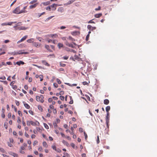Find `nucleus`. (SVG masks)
I'll return each instance as SVG.
<instances>
[{"label": "nucleus", "instance_id": "nucleus-1", "mask_svg": "<svg viewBox=\"0 0 157 157\" xmlns=\"http://www.w3.org/2000/svg\"><path fill=\"white\" fill-rule=\"evenodd\" d=\"M20 6H18L15 8L13 11V13L16 14H20L22 13H25V11L24 10H20Z\"/></svg>", "mask_w": 157, "mask_h": 157}, {"label": "nucleus", "instance_id": "nucleus-2", "mask_svg": "<svg viewBox=\"0 0 157 157\" xmlns=\"http://www.w3.org/2000/svg\"><path fill=\"white\" fill-rule=\"evenodd\" d=\"M87 28L88 29H89L90 31H93L96 28L95 27H92L90 25H87Z\"/></svg>", "mask_w": 157, "mask_h": 157}, {"label": "nucleus", "instance_id": "nucleus-3", "mask_svg": "<svg viewBox=\"0 0 157 157\" xmlns=\"http://www.w3.org/2000/svg\"><path fill=\"white\" fill-rule=\"evenodd\" d=\"M24 50H20L17 51V54H18L20 55V54H27L29 53V52H23Z\"/></svg>", "mask_w": 157, "mask_h": 157}, {"label": "nucleus", "instance_id": "nucleus-4", "mask_svg": "<svg viewBox=\"0 0 157 157\" xmlns=\"http://www.w3.org/2000/svg\"><path fill=\"white\" fill-rule=\"evenodd\" d=\"M65 43L67 46L69 47H71L73 48H75V47L72 44H70L67 41L65 42Z\"/></svg>", "mask_w": 157, "mask_h": 157}, {"label": "nucleus", "instance_id": "nucleus-5", "mask_svg": "<svg viewBox=\"0 0 157 157\" xmlns=\"http://www.w3.org/2000/svg\"><path fill=\"white\" fill-rule=\"evenodd\" d=\"M109 115H107V116L106 117L105 120H106V123L108 127V123L109 122Z\"/></svg>", "mask_w": 157, "mask_h": 157}, {"label": "nucleus", "instance_id": "nucleus-6", "mask_svg": "<svg viewBox=\"0 0 157 157\" xmlns=\"http://www.w3.org/2000/svg\"><path fill=\"white\" fill-rule=\"evenodd\" d=\"M58 6V5L54 3L51 6V7L52 8V10H55L56 9V7Z\"/></svg>", "mask_w": 157, "mask_h": 157}, {"label": "nucleus", "instance_id": "nucleus-7", "mask_svg": "<svg viewBox=\"0 0 157 157\" xmlns=\"http://www.w3.org/2000/svg\"><path fill=\"white\" fill-rule=\"evenodd\" d=\"M33 44L34 46L36 48H39L40 47L41 45L40 44H39L36 42L33 43Z\"/></svg>", "mask_w": 157, "mask_h": 157}, {"label": "nucleus", "instance_id": "nucleus-8", "mask_svg": "<svg viewBox=\"0 0 157 157\" xmlns=\"http://www.w3.org/2000/svg\"><path fill=\"white\" fill-rule=\"evenodd\" d=\"M110 107L109 106H107L105 108V110L107 112V115H109V111L110 110Z\"/></svg>", "mask_w": 157, "mask_h": 157}, {"label": "nucleus", "instance_id": "nucleus-9", "mask_svg": "<svg viewBox=\"0 0 157 157\" xmlns=\"http://www.w3.org/2000/svg\"><path fill=\"white\" fill-rule=\"evenodd\" d=\"M16 63L19 66H20L21 64H25V63L24 62L22 61H19L17 62Z\"/></svg>", "mask_w": 157, "mask_h": 157}, {"label": "nucleus", "instance_id": "nucleus-10", "mask_svg": "<svg viewBox=\"0 0 157 157\" xmlns=\"http://www.w3.org/2000/svg\"><path fill=\"white\" fill-rule=\"evenodd\" d=\"M23 103L24 104V106L26 108H27V109H29L30 106L27 103H26L25 101H23Z\"/></svg>", "mask_w": 157, "mask_h": 157}, {"label": "nucleus", "instance_id": "nucleus-11", "mask_svg": "<svg viewBox=\"0 0 157 157\" xmlns=\"http://www.w3.org/2000/svg\"><path fill=\"white\" fill-rule=\"evenodd\" d=\"M50 37H51L53 38H57L58 37V36L57 34H55L50 35Z\"/></svg>", "mask_w": 157, "mask_h": 157}, {"label": "nucleus", "instance_id": "nucleus-12", "mask_svg": "<svg viewBox=\"0 0 157 157\" xmlns=\"http://www.w3.org/2000/svg\"><path fill=\"white\" fill-rule=\"evenodd\" d=\"M45 47L49 51L51 52H52V51L50 49V47L49 45H45Z\"/></svg>", "mask_w": 157, "mask_h": 157}, {"label": "nucleus", "instance_id": "nucleus-13", "mask_svg": "<svg viewBox=\"0 0 157 157\" xmlns=\"http://www.w3.org/2000/svg\"><path fill=\"white\" fill-rule=\"evenodd\" d=\"M102 15L101 13H99L98 14H96L94 16L95 17L98 18L101 17Z\"/></svg>", "mask_w": 157, "mask_h": 157}, {"label": "nucleus", "instance_id": "nucleus-14", "mask_svg": "<svg viewBox=\"0 0 157 157\" xmlns=\"http://www.w3.org/2000/svg\"><path fill=\"white\" fill-rule=\"evenodd\" d=\"M58 11L61 13H62L63 10V7H59L57 10Z\"/></svg>", "mask_w": 157, "mask_h": 157}, {"label": "nucleus", "instance_id": "nucleus-15", "mask_svg": "<svg viewBox=\"0 0 157 157\" xmlns=\"http://www.w3.org/2000/svg\"><path fill=\"white\" fill-rule=\"evenodd\" d=\"M79 58L78 56L76 55H75L73 57H72V59L75 61V60H78Z\"/></svg>", "mask_w": 157, "mask_h": 157}, {"label": "nucleus", "instance_id": "nucleus-16", "mask_svg": "<svg viewBox=\"0 0 157 157\" xmlns=\"http://www.w3.org/2000/svg\"><path fill=\"white\" fill-rule=\"evenodd\" d=\"M58 46L59 49L63 47V44L61 43H59L58 44Z\"/></svg>", "mask_w": 157, "mask_h": 157}, {"label": "nucleus", "instance_id": "nucleus-17", "mask_svg": "<svg viewBox=\"0 0 157 157\" xmlns=\"http://www.w3.org/2000/svg\"><path fill=\"white\" fill-rule=\"evenodd\" d=\"M109 102V100L107 99H106L104 100V103L105 104L108 105Z\"/></svg>", "mask_w": 157, "mask_h": 157}, {"label": "nucleus", "instance_id": "nucleus-18", "mask_svg": "<svg viewBox=\"0 0 157 157\" xmlns=\"http://www.w3.org/2000/svg\"><path fill=\"white\" fill-rule=\"evenodd\" d=\"M62 143L64 145H66L67 146H68L69 145L68 143L64 140H63Z\"/></svg>", "mask_w": 157, "mask_h": 157}, {"label": "nucleus", "instance_id": "nucleus-19", "mask_svg": "<svg viewBox=\"0 0 157 157\" xmlns=\"http://www.w3.org/2000/svg\"><path fill=\"white\" fill-rule=\"evenodd\" d=\"M50 2L49 1H47V2H43L42 3L44 6H47L50 4Z\"/></svg>", "mask_w": 157, "mask_h": 157}, {"label": "nucleus", "instance_id": "nucleus-20", "mask_svg": "<svg viewBox=\"0 0 157 157\" xmlns=\"http://www.w3.org/2000/svg\"><path fill=\"white\" fill-rule=\"evenodd\" d=\"M33 41L34 39L33 38H31L28 40L27 41L28 43H31L33 42Z\"/></svg>", "mask_w": 157, "mask_h": 157}, {"label": "nucleus", "instance_id": "nucleus-21", "mask_svg": "<svg viewBox=\"0 0 157 157\" xmlns=\"http://www.w3.org/2000/svg\"><path fill=\"white\" fill-rule=\"evenodd\" d=\"M36 4H34L33 5H32L30 6L29 8L30 9H31L35 7L36 6Z\"/></svg>", "mask_w": 157, "mask_h": 157}, {"label": "nucleus", "instance_id": "nucleus-22", "mask_svg": "<svg viewBox=\"0 0 157 157\" xmlns=\"http://www.w3.org/2000/svg\"><path fill=\"white\" fill-rule=\"evenodd\" d=\"M67 38L72 41H75V40L71 36H69L68 38Z\"/></svg>", "mask_w": 157, "mask_h": 157}, {"label": "nucleus", "instance_id": "nucleus-23", "mask_svg": "<svg viewBox=\"0 0 157 157\" xmlns=\"http://www.w3.org/2000/svg\"><path fill=\"white\" fill-rule=\"evenodd\" d=\"M42 63L43 64H44V65H45L46 66H49V64L48 63L46 62V61L45 60H43L42 61Z\"/></svg>", "mask_w": 157, "mask_h": 157}, {"label": "nucleus", "instance_id": "nucleus-24", "mask_svg": "<svg viewBox=\"0 0 157 157\" xmlns=\"http://www.w3.org/2000/svg\"><path fill=\"white\" fill-rule=\"evenodd\" d=\"M28 36L27 35L25 36L24 37H23L21 39L22 41H23L25 40L27 37Z\"/></svg>", "mask_w": 157, "mask_h": 157}, {"label": "nucleus", "instance_id": "nucleus-25", "mask_svg": "<svg viewBox=\"0 0 157 157\" xmlns=\"http://www.w3.org/2000/svg\"><path fill=\"white\" fill-rule=\"evenodd\" d=\"M43 146L45 147H48L47 144L46 142L45 141H44L43 142Z\"/></svg>", "mask_w": 157, "mask_h": 157}, {"label": "nucleus", "instance_id": "nucleus-26", "mask_svg": "<svg viewBox=\"0 0 157 157\" xmlns=\"http://www.w3.org/2000/svg\"><path fill=\"white\" fill-rule=\"evenodd\" d=\"M8 124L7 122H5L4 124V126L6 129L8 128Z\"/></svg>", "mask_w": 157, "mask_h": 157}, {"label": "nucleus", "instance_id": "nucleus-27", "mask_svg": "<svg viewBox=\"0 0 157 157\" xmlns=\"http://www.w3.org/2000/svg\"><path fill=\"white\" fill-rule=\"evenodd\" d=\"M74 1H72V0L69 1H68V2L66 4V5H68L70 4H71Z\"/></svg>", "mask_w": 157, "mask_h": 157}, {"label": "nucleus", "instance_id": "nucleus-28", "mask_svg": "<svg viewBox=\"0 0 157 157\" xmlns=\"http://www.w3.org/2000/svg\"><path fill=\"white\" fill-rule=\"evenodd\" d=\"M77 32V31H75L74 32H71V34L72 35L74 36H75L76 35V33Z\"/></svg>", "mask_w": 157, "mask_h": 157}, {"label": "nucleus", "instance_id": "nucleus-29", "mask_svg": "<svg viewBox=\"0 0 157 157\" xmlns=\"http://www.w3.org/2000/svg\"><path fill=\"white\" fill-rule=\"evenodd\" d=\"M36 99L37 101H39L40 100V97L39 96H36Z\"/></svg>", "mask_w": 157, "mask_h": 157}, {"label": "nucleus", "instance_id": "nucleus-30", "mask_svg": "<svg viewBox=\"0 0 157 157\" xmlns=\"http://www.w3.org/2000/svg\"><path fill=\"white\" fill-rule=\"evenodd\" d=\"M71 145L73 148H75V147L77 148V147H75V145L73 143H71Z\"/></svg>", "mask_w": 157, "mask_h": 157}, {"label": "nucleus", "instance_id": "nucleus-31", "mask_svg": "<svg viewBox=\"0 0 157 157\" xmlns=\"http://www.w3.org/2000/svg\"><path fill=\"white\" fill-rule=\"evenodd\" d=\"M38 109H39V110H40L41 111H42L43 110L42 107L40 105H39L38 106Z\"/></svg>", "mask_w": 157, "mask_h": 157}, {"label": "nucleus", "instance_id": "nucleus-32", "mask_svg": "<svg viewBox=\"0 0 157 157\" xmlns=\"http://www.w3.org/2000/svg\"><path fill=\"white\" fill-rule=\"evenodd\" d=\"M45 13V12H43L41 13H38V17H40L42 15L44 14Z\"/></svg>", "mask_w": 157, "mask_h": 157}, {"label": "nucleus", "instance_id": "nucleus-33", "mask_svg": "<svg viewBox=\"0 0 157 157\" xmlns=\"http://www.w3.org/2000/svg\"><path fill=\"white\" fill-rule=\"evenodd\" d=\"M59 64H60V65L61 66V67H64L65 66H66V64H64V63H62L61 62H60L59 63Z\"/></svg>", "mask_w": 157, "mask_h": 157}, {"label": "nucleus", "instance_id": "nucleus-34", "mask_svg": "<svg viewBox=\"0 0 157 157\" xmlns=\"http://www.w3.org/2000/svg\"><path fill=\"white\" fill-rule=\"evenodd\" d=\"M39 77L40 78V81H42L43 80V76L42 75H40L39 76Z\"/></svg>", "mask_w": 157, "mask_h": 157}, {"label": "nucleus", "instance_id": "nucleus-35", "mask_svg": "<svg viewBox=\"0 0 157 157\" xmlns=\"http://www.w3.org/2000/svg\"><path fill=\"white\" fill-rule=\"evenodd\" d=\"M44 127L46 128V129H48V128H49L48 126V125L44 123Z\"/></svg>", "mask_w": 157, "mask_h": 157}, {"label": "nucleus", "instance_id": "nucleus-36", "mask_svg": "<svg viewBox=\"0 0 157 157\" xmlns=\"http://www.w3.org/2000/svg\"><path fill=\"white\" fill-rule=\"evenodd\" d=\"M54 17V16H51L50 17H48L47 19H46L45 20V21H48L50 19H51L52 18Z\"/></svg>", "mask_w": 157, "mask_h": 157}, {"label": "nucleus", "instance_id": "nucleus-37", "mask_svg": "<svg viewBox=\"0 0 157 157\" xmlns=\"http://www.w3.org/2000/svg\"><path fill=\"white\" fill-rule=\"evenodd\" d=\"M70 99L71 100V101L69 102V103L70 104H73V100H71V99H72V97H71V96H70Z\"/></svg>", "mask_w": 157, "mask_h": 157}, {"label": "nucleus", "instance_id": "nucleus-38", "mask_svg": "<svg viewBox=\"0 0 157 157\" xmlns=\"http://www.w3.org/2000/svg\"><path fill=\"white\" fill-rule=\"evenodd\" d=\"M51 6H47L46 8V10H49V11H50L51 10Z\"/></svg>", "mask_w": 157, "mask_h": 157}, {"label": "nucleus", "instance_id": "nucleus-39", "mask_svg": "<svg viewBox=\"0 0 157 157\" xmlns=\"http://www.w3.org/2000/svg\"><path fill=\"white\" fill-rule=\"evenodd\" d=\"M57 82L58 83V84H60L61 83V82L59 78L56 79Z\"/></svg>", "mask_w": 157, "mask_h": 157}, {"label": "nucleus", "instance_id": "nucleus-40", "mask_svg": "<svg viewBox=\"0 0 157 157\" xmlns=\"http://www.w3.org/2000/svg\"><path fill=\"white\" fill-rule=\"evenodd\" d=\"M18 115L20 116H22V115L21 112L19 110L18 111Z\"/></svg>", "mask_w": 157, "mask_h": 157}, {"label": "nucleus", "instance_id": "nucleus-41", "mask_svg": "<svg viewBox=\"0 0 157 157\" xmlns=\"http://www.w3.org/2000/svg\"><path fill=\"white\" fill-rule=\"evenodd\" d=\"M27 29V28H25L24 27H21L20 29L21 30H25Z\"/></svg>", "mask_w": 157, "mask_h": 157}, {"label": "nucleus", "instance_id": "nucleus-42", "mask_svg": "<svg viewBox=\"0 0 157 157\" xmlns=\"http://www.w3.org/2000/svg\"><path fill=\"white\" fill-rule=\"evenodd\" d=\"M84 135L85 136V139L86 140L87 139V134H86V133L85 132H84Z\"/></svg>", "mask_w": 157, "mask_h": 157}, {"label": "nucleus", "instance_id": "nucleus-43", "mask_svg": "<svg viewBox=\"0 0 157 157\" xmlns=\"http://www.w3.org/2000/svg\"><path fill=\"white\" fill-rule=\"evenodd\" d=\"M0 151L3 153L5 151L4 149L2 148H0Z\"/></svg>", "mask_w": 157, "mask_h": 157}, {"label": "nucleus", "instance_id": "nucleus-44", "mask_svg": "<svg viewBox=\"0 0 157 157\" xmlns=\"http://www.w3.org/2000/svg\"><path fill=\"white\" fill-rule=\"evenodd\" d=\"M17 122L19 123H20L21 122V119H20V118L19 117H18Z\"/></svg>", "mask_w": 157, "mask_h": 157}, {"label": "nucleus", "instance_id": "nucleus-45", "mask_svg": "<svg viewBox=\"0 0 157 157\" xmlns=\"http://www.w3.org/2000/svg\"><path fill=\"white\" fill-rule=\"evenodd\" d=\"M52 148H53V149L55 150L56 151H57V149H56V147L55 146V145H53L52 146Z\"/></svg>", "mask_w": 157, "mask_h": 157}, {"label": "nucleus", "instance_id": "nucleus-46", "mask_svg": "<svg viewBox=\"0 0 157 157\" xmlns=\"http://www.w3.org/2000/svg\"><path fill=\"white\" fill-rule=\"evenodd\" d=\"M21 22H18L16 25L15 26H14V28H16L17 26H18V25H20L21 24Z\"/></svg>", "mask_w": 157, "mask_h": 157}, {"label": "nucleus", "instance_id": "nucleus-47", "mask_svg": "<svg viewBox=\"0 0 157 157\" xmlns=\"http://www.w3.org/2000/svg\"><path fill=\"white\" fill-rule=\"evenodd\" d=\"M100 142L99 141V137L98 136H97V144H98Z\"/></svg>", "mask_w": 157, "mask_h": 157}, {"label": "nucleus", "instance_id": "nucleus-48", "mask_svg": "<svg viewBox=\"0 0 157 157\" xmlns=\"http://www.w3.org/2000/svg\"><path fill=\"white\" fill-rule=\"evenodd\" d=\"M67 51H68V50H67ZM68 51L72 52H73L74 53H75V52H76V51L75 50L72 49H70V50H68Z\"/></svg>", "mask_w": 157, "mask_h": 157}, {"label": "nucleus", "instance_id": "nucleus-49", "mask_svg": "<svg viewBox=\"0 0 157 157\" xmlns=\"http://www.w3.org/2000/svg\"><path fill=\"white\" fill-rule=\"evenodd\" d=\"M53 85L56 88H57L58 87V84L56 83H54Z\"/></svg>", "mask_w": 157, "mask_h": 157}, {"label": "nucleus", "instance_id": "nucleus-50", "mask_svg": "<svg viewBox=\"0 0 157 157\" xmlns=\"http://www.w3.org/2000/svg\"><path fill=\"white\" fill-rule=\"evenodd\" d=\"M30 123L33 125H36V123L33 121H30Z\"/></svg>", "mask_w": 157, "mask_h": 157}, {"label": "nucleus", "instance_id": "nucleus-51", "mask_svg": "<svg viewBox=\"0 0 157 157\" xmlns=\"http://www.w3.org/2000/svg\"><path fill=\"white\" fill-rule=\"evenodd\" d=\"M63 59L65 60H67L68 58V57L67 56H65L63 57Z\"/></svg>", "mask_w": 157, "mask_h": 157}, {"label": "nucleus", "instance_id": "nucleus-52", "mask_svg": "<svg viewBox=\"0 0 157 157\" xmlns=\"http://www.w3.org/2000/svg\"><path fill=\"white\" fill-rule=\"evenodd\" d=\"M59 98L61 100H64V97L63 96H60Z\"/></svg>", "mask_w": 157, "mask_h": 157}, {"label": "nucleus", "instance_id": "nucleus-53", "mask_svg": "<svg viewBox=\"0 0 157 157\" xmlns=\"http://www.w3.org/2000/svg\"><path fill=\"white\" fill-rule=\"evenodd\" d=\"M93 20L89 21L88 22V23H95L92 21Z\"/></svg>", "mask_w": 157, "mask_h": 157}, {"label": "nucleus", "instance_id": "nucleus-54", "mask_svg": "<svg viewBox=\"0 0 157 157\" xmlns=\"http://www.w3.org/2000/svg\"><path fill=\"white\" fill-rule=\"evenodd\" d=\"M37 143H38V142H37V141H36V140L35 141L33 142V146H35V145H36L37 144Z\"/></svg>", "mask_w": 157, "mask_h": 157}, {"label": "nucleus", "instance_id": "nucleus-55", "mask_svg": "<svg viewBox=\"0 0 157 157\" xmlns=\"http://www.w3.org/2000/svg\"><path fill=\"white\" fill-rule=\"evenodd\" d=\"M79 131L81 132H82L83 131V129L82 128H80L79 129Z\"/></svg>", "mask_w": 157, "mask_h": 157}, {"label": "nucleus", "instance_id": "nucleus-56", "mask_svg": "<svg viewBox=\"0 0 157 157\" xmlns=\"http://www.w3.org/2000/svg\"><path fill=\"white\" fill-rule=\"evenodd\" d=\"M15 81H12L10 83V85L11 86H13V84L15 83Z\"/></svg>", "mask_w": 157, "mask_h": 157}, {"label": "nucleus", "instance_id": "nucleus-57", "mask_svg": "<svg viewBox=\"0 0 157 157\" xmlns=\"http://www.w3.org/2000/svg\"><path fill=\"white\" fill-rule=\"evenodd\" d=\"M12 87L13 89H16L17 88V86L16 85H13V86H12Z\"/></svg>", "mask_w": 157, "mask_h": 157}, {"label": "nucleus", "instance_id": "nucleus-58", "mask_svg": "<svg viewBox=\"0 0 157 157\" xmlns=\"http://www.w3.org/2000/svg\"><path fill=\"white\" fill-rule=\"evenodd\" d=\"M36 0H34L32 1H31V2H30V4H33L34 3L36 2H37Z\"/></svg>", "mask_w": 157, "mask_h": 157}, {"label": "nucleus", "instance_id": "nucleus-59", "mask_svg": "<svg viewBox=\"0 0 157 157\" xmlns=\"http://www.w3.org/2000/svg\"><path fill=\"white\" fill-rule=\"evenodd\" d=\"M64 94V92L63 91H60L59 93V94L60 95H62L63 94Z\"/></svg>", "mask_w": 157, "mask_h": 157}, {"label": "nucleus", "instance_id": "nucleus-60", "mask_svg": "<svg viewBox=\"0 0 157 157\" xmlns=\"http://www.w3.org/2000/svg\"><path fill=\"white\" fill-rule=\"evenodd\" d=\"M15 103L17 106H18L19 105V102L18 101L16 100Z\"/></svg>", "mask_w": 157, "mask_h": 157}, {"label": "nucleus", "instance_id": "nucleus-61", "mask_svg": "<svg viewBox=\"0 0 157 157\" xmlns=\"http://www.w3.org/2000/svg\"><path fill=\"white\" fill-rule=\"evenodd\" d=\"M53 101L52 99L51 98H49L48 99V101L49 102H51Z\"/></svg>", "mask_w": 157, "mask_h": 157}, {"label": "nucleus", "instance_id": "nucleus-62", "mask_svg": "<svg viewBox=\"0 0 157 157\" xmlns=\"http://www.w3.org/2000/svg\"><path fill=\"white\" fill-rule=\"evenodd\" d=\"M57 42V41L56 40H54L52 41V43L54 44H56Z\"/></svg>", "mask_w": 157, "mask_h": 157}, {"label": "nucleus", "instance_id": "nucleus-63", "mask_svg": "<svg viewBox=\"0 0 157 157\" xmlns=\"http://www.w3.org/2000/svg\"><path fill=\"white\" fill-rule=\"evenodd\" d=\"M100 9H101V7L100 6H99L98 8H96L95 9V10L97 11V10H100Z\"/></svg>", "mask_w": 157, "mask_h": 157}, {"label": "nucleus", "instance_id": "nucleus-64", "mask_svg": "<svg viewBox=\"0 0 157 157\" xmlns=\"http://www.w3.org/2000/svg\"><path fill=\"white\" fill-rule=\"evenodd\" d=\"M42 148L41 147H40L38 148V150L40 151H42Z\"/></svg>", "mask_w": 157, "mask_h": 157}]
</instances>
